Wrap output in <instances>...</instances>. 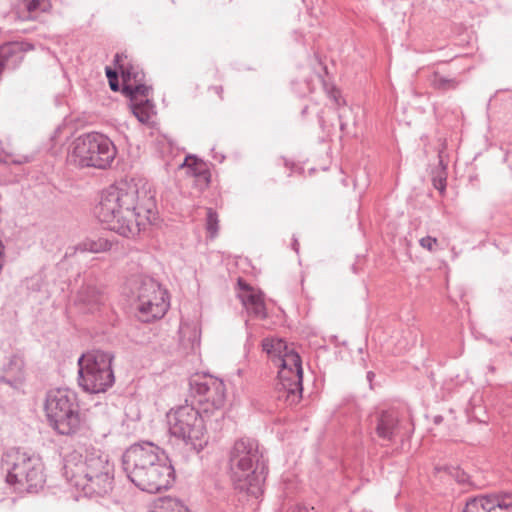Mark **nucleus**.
<instances>
[{
  "instance_id": "f257e3e1",
  "label": "nucleus",
  "mask_w": 512,
  "mask_h": 512,
  "mask_svg": "<svg viewBox=\"0 0 512 512\" xmlns=\"http://www.w3.org/2000/svg\"><path fill=\"white\" fill-rule=\"evenodd\" d=\"M95 215L107 229L126 238H135L155 223L158 210L151 187L120 181L101 192Z\"/></svg>"
},
{
  "instance_id": "f03ea898",
  "label": "nucleus",
  "mask_w": 512,
  "mask_h": 512,
  "mask_svg": "<svg viewBox=\"0 0 512 512\" xmlns=\"http://www.w3.org/2000/svg\"><path fill=\"white\" fill-rule=\"evenodd\" d=\"M128 479L140 490L158 493L175 481V470L165 451L152 442L135 443L122 456Z\"/></svg>"
},
{
  "instance_id": "7ed1b4c3",
  "label": "nucleus",
  "mask_w": 512,
  "mask_h": 512,
  "mask_svg": "<svg viewBox=\"0 0 512 512\" xmlns=\"http://www.w3.org/2000/svg\"><path fill=\"white\" fill-rule=\"evenodd\" d=\"M63 476L86 496H104L113 489L114 465L97 449H87L84 454L73 452L64 459Z\"/></svg>"
},
{
  "instance_id": "20e7f679",
  "label": "nucleus",
  "mask_w": 512,
  "mask_h": 512,
  "mask_svg": "<svg viewBox=\"0 0 512 512\" xmlns=\"http://www.w3.org/2000/svg\"><path fill=\"white\" fill-rule=\"evenodd\" d=\"M229 468L235 489L255 498L263 493L268 459L256 439L242 437L234 442L229 452Z\"/></svg>"
},
{
  "instance_id": "39448f33",
  "label": "nucleus",
  "mask_w": 512,
  "mask_h": 512,
  "mask_svg": "<svg viewBox=\"0 0 512 512\" xmlns=\"http://www.w3.org/2000/svg\"><path fill=\"white\" fill-rule=\"evenodd\" d=\"M262 349L274 358L275 364L280 367L278 372L277 390L285 397L289 404L297 403L303 392V368L301 357L289 349L287 344L278 338H265L262 340Z\"/></svg>"
},
{
  "instance_id": "423d86ee",
  "label": "nucleus",
  "mask_w": 512,
  "mask_h": 512,
  "mask_svg": "<svg viewBox=\"0 0 512 512\" xmlns=\"http://www.w3.org/2000/svg\"><path fill=\"white\" fill-rule=\"evenodd\" d=\"M45 412L49 425L60 435L74 436L85 429L77 395L69 389L49 391Z\"/></svg>"
},
{
  "instance_id": "0eeeda50",
  "label": "nucleus",
  "mask_w": 512,
  "mask_h": 512,
  "mask_svg": "<svg viewBox=\"0 0 512 512\" xmlns=\"http://www.w3.org/2000/svg\"><path fill=\"white\" fill-rule=\"evenodd\" d=\"M0 468L8 485L26 487L29 492L42 487L45 482L41 459L20 448L5 451L0 460Z\"/></svg>"
},
{
  "instance_id": "6e6552de",
  "label": "nucleus",
  "mask_w": 512,
  "mask_h": 512,
  "mask_svg": "<svg viewBox=\"0 0 512 512\" xmlns=\"http://www.w3.org/2000/svg\"><path fill=\"white\" fill-rule=\"evenodd\" d=\"M128 297L142 322L161 318L168 310L167 292L149 276L137 275L127 282Z\"/></svg>"
},
{
  "instance_id": "1a4fd4ad",
  "label": "nucleus",
  "mask_w": 512,
  "mask_h": 512,
  "mask_svg": "<svg viewBox=\"0 0 512 512\" xmlns=\"http://www.w3.org/2000/svg\"><path fill=\"white\" fill-rule=\"evenodd\" d=\"M209 418L204 416V412L197 409L194 403L186 402L167 414L169 432L190 450L200 452L207 444L205 421Z\"/></svg>"
},
{
  "instance_id": "9d476101",
  "label": "nucleus",
  "mask_w": 512,
  "mask_h": 512,
  "mask_svg": "<svg viewBox=\"0 0 512 512\" xmlns=\"http://www.w3.org/2000/svg\"><path fill=\"white\" fill-rule=\"evenodd\" d=\"M114 355L111 352L92 350L82 354L78 359V383L84 391L104 393L115 382L112 369Z\"/></svg>"
},
{
  "instance_id": "9b49d317",
  "label": "nucleus",
  "mask_w": 512,
  "mask_h": 512,
  "mask_svg": "<svg viewBox=\"0 0 512 512\" xmlns=\"http://www.w3.org/2000/svg\"><path fill=\"white\" fill-rule=\"evenodd\" d=\"M116 153L115 145L107 136L92 132L75 139L69 161L81 168L106 169L111 165Z\"/></svg>"
},
{
  "instance_id": "f8f14e48",
  "label": "nucleus",
  "mask_w": 512,
  "mask_h": 512,
  "mask_svg": "<svg viewBox=\"0 0 512 512\" xmlns=\"http://www.w3.org/2000/svg\"><path fill=\"white\" fill-rule=\"evenodd\" d=\"M190 393L194 398V405L204 412V416L223 417L221 408L225 402V384L212 376H197L190 379Z\"/></svg>"
},
{
  "instance_id": "ddd939ff",
  "label": "nucleus",
  "mask_w": 512,
  "mask_h": 512,
  "mask_svg": "<svg viewBox=\"0 0 512 512\" xmlns=\"http://www.w3.org/2000/svg\"><path fill=\"white\" fill-rule=\"evenodd\" d=\"M370 426L379 439L393 442L401 433L400 414L396 409L376 410L370 415Z\"/></svg>"
},
{
  "instance_id": "4468645a",
  "label": "nucleus",
  "mask_w": 512,
  "mask_h": 512,
  "mask_svg": "<svg viewBox=\"0 0 512 512\" xmlns=\"http://www.w3.org/2000/svg\"><path fill=\"white\" fill-rule=\"evenodd\" d=\"M182 167L187 168V172L195 179V185L199 190L206 189L211 182L210 166L207 162L189 155L185 158Z\"/></svg>"
},
{
  "instance_id": "2eb2a0df",
  "label": "nucleus",
  "mask_w": 512,
  "mask_h": 512,
  "mask_svg": "<svg viewBox=\"0 0 512 512\" xmlns=\"http://www.w3.org/2000/svg\"><path fill=\"white\" fill-rule=\"evenodd\" d=\"M24 361L21 357L13 355L4 366L0 381L13 387H19L24 381Z\"/></svg>"
},
{
  "instance_id": "dca6fc26",
  "label": "nucleus",
  "mask_w": 512,
  "mask_h": 512,
  "mask_svg": "<svg viewBox=\"0 0 512 512\" xmlns=\"http://www.w3.org/2000/svg\"><path fill=\"white\" fill-rule=\"evenodd\" d=\"M101 290L92 283L84 284L78 291L77 302L84 306L88 312H94L103 303Z\"/></svg>"
},
{
  "instance_id": "f3484780",
  "label": "nucleus",
  "mask_w": 512,
  "mask_h": 512,
  "mask_svg": "<svg viewBox=\"0 0 512 512\" xmlns=\"http://www.w3.org/2000/svg\"><path fill=\"white\" fill-rule=\"evenodd\" d=\"M239 298L250 315H253L259 319H264L267 317L266 308L261 293H240Z\"/></svg>"
},
{
  "instance_id": "a211bd4d",
  "label": "nucleus",
  "mask_w": 512,
  "mask_h": 512,
  "mask_svg": "<svg viewBox=\"0 0 512 512\" xmlns=\"http://www.w3.org/2000/svg\"><path fill=\"white\" fill-rule=\"evenodd\" d=\"M184 512L185 505L176 498L160 497L153 502L150 512Z\"/></svg>"
},
{
  "instance_id": "6ab92c4d",
  "label": "nucleus",
  "mask_w": 512,
  "mask_h": 512,
  "mask_svg": "<svg viewBox=\"0 0 512 512\" xmlns=\"http://www.w3.org/2000/svg\"><path fill=\"white\" fill-rule=\"evenodd\" d=\"M151 87L142 82H134L131 84H122L123 94L130 99L131 102H139L140 99H147Z\"/></svg>"
},
{
  "instance_id": "aec40b11",
  "label": "nucleus",
  "mask_w": 512,
  "mask_h": 512,
  "mask_svg": "<svg viewBox=\"0 0 512 512\" xmlns=\"http://www.w3.org/2000/svg\"><path fill=\"white\" fill-rule=\"evenodd\" d=\"M82 251L101 253L111 249L112 242L106 238H87L79 245Z\"/></svg>"
},
{
  "instance_id": "412c9836",
  "label": "nucleus",
  "mask_w": 512,
  "mask_h": 512,
  "mask_svg": "<svg viewBox=\"0 0 512 512\" xmlns=\"http://www.w3.org/2000/svg\"><path fill=\"white\" fill-rule=\"evenodd\" d=\"M430 84L436 90L449 91L455 90L459 85V81L456 78L446 77L435 71L430 77Z\"/></svg>"
},
{
  "instance_id": "4be33fe9",
  "label": "nucleus",
  "mask_w": 512,
  "mask_h": 512,
  "mask_svg": "<svg viewBox=\"0 0 512 512\" xmlns=\"http://www.w3.org/2000/svg\"><path fill=\"white\" fill-rule=\"evenodd\" d=\"M485 497L489 506H491V512L495 511L496 508L502 510L512 509V494L510 493L487 494Z\"/></svg>"
},
{
  "instance_id": "5701e85b",
  "label": "nucleus",
  "mask_w": 512,
  "mask_h": 512,
  "mask_svg": "<svg viewBox=\"0 0 512 512\" xmlns=\"http://www.w3.org/2000/svg\"><path fill=\"white\" fill-rule=\"evenodd\" d=\"M152 108L153 104L149 99H140L139 102H131L132 112L141 123L149 122Z\"/></svg>"
},
{
  "instance_id": "b1692460",
  "label": "nucleus",
  "mask_w": 512,
  "mask_h": 512,
  "mask_svg": "<svg viewBox=\"0 0 512 512\" xmlns=\"http://www.w3.org/2000/svg\"><path fill=\"white\" fill-rule=\"evenodd\" d=\"M121 77L123 84L144 81L145 74L137 65L127 63V67H121Z\"/></svg>"
},
{
  "instance_id": "393cba45",
  "label": "nucleus",
  "mask_w": 512,
  "mask_h": 512,
  "mask_svg": "<svg viewBox=\"0 0 512 512\" xmlns=\"http://www.w3.org/2000/svg\"><path fill=\"white\" fill-rule=\"evenodd\" d=\"M446 179V166L443 164V160L439 156V167L432 172V183L434 188L437 189L441 194H444L446 190Z\"/></svg>"
},
{
  "instance_id": "a878e982",
  "label": "nucleus",
  "mask_w": 512,
  "mask_h": 512,
  "mask_svg": "<svg viewBox=\"0 0 512 512\" xmlns=\"http://www.w3.org/2000/svg\"><path fill=\"white\" fill-rule=\"evenodd\" d=\"M205 227L211 239H214L218 235L219 217L217 212L213 208L206 209Z\"/></svg>"
},
{
  "instance_id": "bb28decb",
  "label": "nucleus",
  "mask_w": 512,
  "mask_h": 512,
  "mask_svg": "<svg viewBox=\"0 0 512 512\" xmlns=\"http://www.w3.org/2000/svg\"><path fill=\"white\" fill-rule=\"evenodd\" d=\"M463 512H491L485 495L475 497L467 501Z\"/></svg>"
},
{
  "instance_id": "cd10ccee",
  "label": "nucleus",
  "mask_w": 512,
  "mask_h": 512,
  "mask_svg": "<svg viewBox=\"0 0 512 512\" xmlns=\"http://www.w3.org/2000/svg\"><path fill=\"white\" fill-rule=\"evenodd\" d=\"M106 77L109 82L110 89L114 92H117L120 90V84L118 80V71L116 69H112L111 67L107 66L105 68Z\"/></svg>"
},
{
  "instance_id": "c85d7f7f",
  "label": "nucleus",
  "mask_w": 512,
  "mask_h": 512,
  "mask_svg": "<svg viewBox=\"0 0 512 512\" xmlns=\"http://www.w3.org/2000/svg\"><path fill=\"white\" fill-rule=\"evenodd\" d=\"M29 12L46 11L49 7L48 0H23Z\"/></svg>"
},
{
  "instance_id": "c756f323",
  "label": "nucleus",
  "mask_w": 512,
  "mask_h": 512,
  "mask_svg": "<svg viewBox=\"0 0 512 512\" xmlns=\"http://www.w3.org/2000/svg\"><path fill=\"white\" fill-rule=\"evenodd\" d=\"M447 470L451 477H453L458 483L466 484L469 482V475L460 468L450 467Z\"/></svg>"
},
{
  "instance_id": "7c9ffc66",
  "label": "nucleus",
  "mask_w": 512,
  "mask_h": 512,
  "mask_svg": "<svg viewBox=\"0 0 512 512\" xmlns=\"http://www.w3.org/2000/svg\"><path fill=\"white\" fill-rule=\"evenodd\" d=\"M419 244L422 248L427 249L430 252H433L436 249L438 241L434 237L426 236L419 240Z\"/></svg>"
},
{
  "instance_id": "2f4dec72",
  "label": "nucleus",
  "mask_w": 512,
  "mask_h": 512,
  "mask_svg": "<svg viewBox=\"0 0 512 512\" xmlns=\"http://www.w3.org/2000/svg\"><path fill=\"white\" fill-rule=\"evenodd\" d=\"M347 112H350V108L342 107V108H340L339 113H338V118H339V122H340V129L342 131H344L346 126L348 125V122L346 121V114H347Z\"/></svg>"
},
{
  "instance_id": "473e14b6",
  "label": "nucleus",
  "mask_w": 512,
  "mask_h": 512,
  "mask_svg": "<svg viewBox=\"0 0 512 512\" xmlns=\"http://www.w3.org/2000/svg\"><path fill=\"white\" fill-rule=\"evenodd\" d=\"M124 59H127V56L124 54L117 53L114 57V64L116 66V70L121 72V67H127V63H124Z\"/></svg>"
},
{
  "instance_id": "72a5a7b5",
  "label": "nucleus",
  "mask_w": 512,
  "mask_h": 512,
  "mask_svg": "<svg viewBox=\"0 0 512 512\" xmlns=\"http://www.w3.org/2000/svg\"><path fill=\"white\" fill-rule=\"evenodd\" d=\"M238 286L242 290V293L255 292L244 280H238Z\"/></svg>"
},
{
  "instance_id": "f704fd0d",
  "label": "nucleus",
  "mask_w": 512,
  "mask_h": 512,
  "mask_svg": "<svg viewBox=\"0 0 512 512\" xmlns=\"http://www.w3.org/2000/svg\"><path fill=\"white\" fill-rule=\"evenodd\" d=\"M333 98H334L336 104L338 106H340L341 105V99H340L341 97L339 95V92H337V91L333 92Z\"/></svg>"
},
{
  "instance_id": "c9c22d12",
  "label": "nucleus",
  "mask_w": 512,
  "mask_h": 512,
  "mask_svg": "<svg viewBox=\"0 0 512 512\" xmlns=\"http://www.w3.org/2000/svg\"><path fill=\"white\" fill-rule=\"evenodd\" d=\"M293 512H307V508L304 506L296 505Z\"/></svg>"
},
{
  "instance_id": "e433bc0d",
  "label": "nucleus",
  "mask_w": 512,
  "mask_h": 512,
  "mask_svg": "<svg viewBox=\"0 0 512 512\" xmlns=\"http://www.w3.org/2000/svg\"><path fill=\"white\" fill-rule=\"evenodd\" d=\"M292 248H293V250L295 252L298 253V251H299V243H298L297 239H294L293 244H292Z\"/></svg>"
},
{
  "instance_id": "4c0bfd02",
  "label": "nucleus",
  "mask_w": 512,
  "mask_h": 512,
  "mask_svg": "<svg viewBox=\"0 0 512 512\" xmlns=\"http://www.w3.org/2000/svg\"><path fill=\"white\" fill-rule=\"evenodd\" d=\"M374 377H375V374L372 371H369L367 373V380L369 381L370 384L372 383V380Z\"/></svg>"
},
{
  "instance_id": "58836bf2",
  "label": "nucleus",
  "mask_w": 512,
  "mask_h": 512,
  "mask_svg": "<svg viewBox=\"0 0 512 512\" xmlns=\"http://www.w3.org/2000/svg\"><path fill=\"white\" fill-rule=\"evenodd\" d=\"M214 90L219 95H221V93L223 92V88L221 86H215Z\"/></svg>"
},
{
  "instance_id": "ea45409f",
  "label": "nucleus",
  "mask_w": 512,
  "mask_h": 512,
  "mask_svg": "<svg viewBox=\"0 0 512 512\" xmlns=\"http://www.w3.org/2000/svg\"><path fill=\"white\" fill-rule=\"evenodd\" d=\"M487 369H488V371H489V372H491V373H494V372H495V367H494L493 365H488V366H487Z\"/></svg>"
},
{
  "instance_id": "a19ab883",
  "label": "nucleus",
  "mask_w": 512,
  "mask_h": 512,
  "mask_svg": "<svg viewBox=\"0 0 512 512\" xmlns=\"http://www.w3.org/2000/svg\"><path fill=\"white\" fill-rule=\"evenodd\" d=\"M441 420H442L441 416H436L435 417V423H439Z\"/></svg>"
},
{
  "instance_id": "79ce46f5",
  "label": "nucleus",
  "mask_w": 512,
  "mask_h": 512,
  "mask_svg": "<svg viewBox=\"0 0 512 512\" xmlns=\"http://www.w3.org/2000/svg\"><path fill=\"white\" fill-rule=\"evenodd\" d=\"M510 340L512 341V337L510 338Z\"/></svg>"
}]
</instances>
